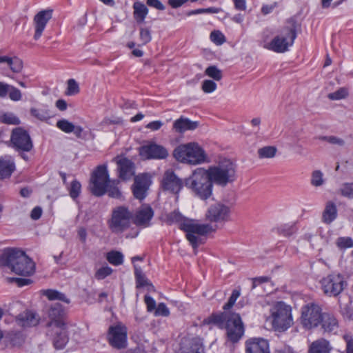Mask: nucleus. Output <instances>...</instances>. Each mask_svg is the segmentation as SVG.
Wrapping results in <instances>:
<instances>
[{
  "label": "nucleus",
  "mask_w": 353,
  "mask_h": 353,
  "mask_svg": "<svg viewBox=\"0 0 353 353\" xmlns=\"http://www.w3.org/2000/svg\"><path fill=\"white\" fill-rule=\"evenodd\" d=\"M332 350L328 341L325 339H319L310 344L309 353H329Z\"/></svg>",
  "instance_id": "c85d7f7f"
},
{
  "label": "nucleus",
  "mask_w": 353,
  "mask_h": 353,
  "mask_svg": "<svg viewBox=\"0 0 353 353\" xmlns=\"http://www.w3.org/2000/svg\"><path fill=\"white\" fill-rule=\"evenodd\" d=\"M134 274L137 281V287L141 288L147 285H151L149 281L145 277L141 268L136 265H134Z\"/></svg>",
  "instance_id": "e433bc0d"
},
{
  "label": "nucleus",
  "mask_w": 353,
  "mask_h": 353,
  "mask_svg": "<svg viewBox=\"0 0 353 353\" xmlns=\"http://www.w3.org/2000/svg\"><path fill=\"white\" fill-rule=\"evenodd\" d=\"M132 216V213L125 206L114 208L107 221L108 229L115 234L123 233L130 228Z\"/></svg>",
  "instance_id": "6e6552de"
},
{
  "label": "nucleus",
  "mask_w": 353,
  "mask_h": 353,
  "mask_svg": "<svg viewBox=\"0 0 353 353\" xmlns=\"http://www.w3.org/2000/svg\"><path fill=\"white\" fill-rule=\"evenodd\" d=\"M42 295L46 296L50 301H61L65 303H69L70 300L66 297V296L55 290H43L41 291Z\"/></svg>",
  "instance_id": "473e14b6"
},
{
  "label": "nucleus",
  "mask_w": 353,
  "mask_h": 353,
  "mask_svg": "<svg viewBox=\"0 0 353 353\" xmlns=\"http://www.w3.org/2000/svg\"><path fill=\"white\" fill-rule=\"evenodd\" d=\"M336 207L334 203L328 202L323 214V220L326 223H330L336 217Z\"/></svg>",
  "instance_id": "f704fd0d"
},
{
  "label": "nucleus",
  "mask_w": 353,
  "mask_h": 353,
  "mask_svg": "<svg viewBox=\"0 0 353 353\" xmlns=\"http://www.w3.org/2000/svg\"><path fill=\"white\" fill-rule=\"evenodd\" d=\"M90 190L92 193L97 196L105 193L107 184L110 181L105 165L97 167L91 177Z\"/></svg>",
  "instance_id": "9d476101"
},
{
  "label": "nucleus",
  "mask_w": 353,
  "mask_h": 353,
  "mask_svg": "<svg viewBox=\"0 0 353 353\" xmlns=\"http://www.w3.org/2000/svg\"><path fill=\"white\" fill-rule=\"evenodd\" d=\"M336 246L341 249L344 250L353 247V239L351 237H339L336 240Z\"/></svg>",
  "instance_id": "de8ad7c7"
},
{
  "label": "nucleus",
  "mask_w": 353,
  "mask_h": 353,
  "mask_svg": "<svg viewBox=\"0 0 353 353\" xmlns=\"http://www.w3.org/2000/svg\"><path fill=\"white\" fill-rule=\"evenodd\" d=\"M339 193L344 197L353 199V183H345L339 190Z\"/></svg>",
  "instance_id": "a18cd8bd"
},
{
  "label": "nucleus",
  "mask_w": 353,
  "mask_h": 353,
  "mask_svg": "<svg viewBox=\"0 0 353 353\" xmlns=\"http://www.w3.org/2000/svg\"><path fill=\"white\" fill-rule=\"evenodd\" d=\"M150 183V177L148 174L137 176L132 188L134 196L140 200L144 199Z\"/></svg>",
  "instance_id": "aec40b11"
},
{
  "label": "nucleus",
  "mask_w": 353,
  "mask_h": 353,
  "mask_svg": "<svg viewBox=\"0 0 353 353\" xmlns=\"http://www.w3.org/2000/svg\"><path fill=\"white\" fill-rule=\"evenodd\" d=\"M321 289L329 296L339 295L346 283L343 276L339 274H329L321 280Z\"/></svg>",
  "instance_id": "f8f14e48"
},
{
  "label": "nucleus",
  "mask_w": 353,
  "mask_h": 353,
  "mask_svg": "<svg viewBox=\"0 0 353 353\" xmlns=\"http://www.w3.org/2000/svg\"><path fill=\"white\" fill-rule=\"evenodd\" d=\"M207 170L212 183L221 187H225L236 179V165L228 159L219 161L216 165L210 166Z\"/></svg>",
  "instance_id": "7ed1b4c3"
},
{
  "label": "nucleus",
  "mask_w": 353,
  "mask_h": 353,
  "mask_svg": "<svg viewBox=\"0 0 353 353\" xmlns=\"http://www.w3.org/2000/svg\"><path fill=\"white\" fill-rule=\"evenodd\" d=\"M14 170V164L10 160L0 158V179L10 177Z\"/></svg>",
  "instance_id": "2f4dec72"
},
{
  "label": "nucleus",
  "mask_w": 353,
  "mask_h": 353,
  "mask_svg": "<svg viewBox=\"0 0 353 353\" xmlns=\"http://www.w3.org/2000/svg\"><path fill=\"white\" fill-rule=\"evenodd\" d=\"M41 208L37 206L31 212L30 217L33 220H38L42 214Z\"/></svg>",
  "instance_id": "338daca9"
},
{
  "label": "nucleus",
  "mask_w": 353,
  "mask_h": 353,
  "mask_svg": "<svg viewBox=\"0 0 353 353\" xmlns=\"http://www.w3.org/2000/svg\"><path fill=\"white\" fill-rule=\"evenodd\" d=\"M107 260L114 265H121L123 262V255L119 251H111L107 254Z\"/></svg>",
  "instance_id": "4c0bfd02"
},
{
  "label": "nucleus",
  "mask_w": 353,
  "mask_h": 353,
  "mask_svg": "<svg viewBox=\"0 0 353 353\" xmlns=\"http://www.w3.org/2000/svg\"><path fill=\"white\" fill-rule=\"evenodd\" d=\"M52 10H44L39 12L33 19L34 28V39L38 40L42 35L46 26L52 18Z\"/></svg>",
  "instance_id": "f3484780"
},
{
  "label": "nucleus",
  "mask_w": 353,
  "mask_h": 353,
  "mask_svg": "<svg viewBox=\"0 0 353 353\" xmlns=\"http://www.w3.org/2000/svg\"><path fill=\"white\" fill-rule=\"evenodd\" d=\"M246 353H270L269 343L262 338H253L246 341Z\"/></svg>",
  "instance_id": "5701e85b"
},
{
  "label": "nucleus",
  "mask_w": 353,
  "mask_h": 353,
  "mask_svg": "<svg viewBox=\"0 0 353 353\" xmlns=\"http://www.w3.org/2000/svg\"><path fill=\"white\" fill-rule=\"evenodd\" d=\"M347 343V353H353V339L349 335L343 336Z\"/></svg>",
  "instance_id": "774afa93"
},
{
  "label": "nucleus",
  "mask_w": 353,
  "mask_h": 353,
  "mask_svg": "<svg viewBox=\"0 0 353 353\" xmlns=\"http://www.w3.org/2000/svg\"><path fill=\"white\" fill-rule=\"evenodd\" d=\"M79 86L78 83L73 79H70L67 82V89L65 94L68 96H72L77 94L79 92Z\"/></svg>",
  "instance_id": "49530a36"
},
{
  "label": "nucleus",
  "mask_w": 353,
  "mask_h": 353,
  "mask_svg": "<svg viewBox=\"0 0 353 353\" xmlns=\"http://www.w3.org/2000/svg\"><path fill=\"white\" fill-rule=\"evenodd\" d=\"M117 163L120 179L129 180L134 176V165L130 159L121 157L117 160Z\"/></svg>",
  "instance_id": "b1692460"
},
{
  "label": "nucleus",
  "mask_w": 353,
  "mask_h": 353,
  "mask_svg": "<svg viewBox=\"0 0 353 353\" xmlns=\"http://www.w3.org/2000/svg\"><path fill=\"white\" fill-rule=\"evenodd\" d=\"M190 350L191 353H201L204 348L202 340L200 338H193L190 342Z\"/></svg>",
  "instance_id": "c03bdc74"
},
{
  "label": "nucleus",
  "mask_w": 353,
  "mask_h": 353,
  "mask_svg": "<svg viewBox=\"0 0 353 353\" xmlns=\"http://www.w3.org/2000/svg\"><path fill=\"white\" fill-rule=\"evenodd\" d=\"M0 267L21 276H28L34 272V263L24 252L9 249L0 256Z\"/></svg>",
  "instance_id": "f257e3e1"
},
{
  "label": "nucleus",
  "mask_w": 353,
  "mask_h": 353,
  "mask_svg": "<svg viewBox=\"0 0 353 353\" xmlns=\"http://www.w3.org/2000/svg\"><path fill=\"white\" fill-rule=\"evenodd\" d=\"M0 63H6L14 73H20L23 68V63L17 57L1 56Z\"/></svg>",
  "instance_id": "bb28decb"
},
{
  "label": "nucleus",
  "mask_w": 353,
  "mask_h": 353,
  "mask_svg": "<svg viewBox=\"0 0 353 353\" xmlns=\"http://www.w3.org/2000/svg\"><path fill=\"white\" fill-rule=\"evenodd\" d=\"M169 314L170 311L169 309L165 305V304L163 303H159L155 310V315L168 316Z\"/></svg>",
  "instance_id": "052dcab7"
},
{
  "label": "nucleus",
  "mask_w": 353,
  "mask_h": 353,
  "mask_svg": "<svg viewBox=\"0 0 353 353\" xmlns=\"http://www.w3.org/2000/svg\"><path fill=\"white\" fill-rule=\"evenodd\" d=\"M39 315L30 310L24 311L15 317L17 325L23 328L34 327L39 324Z\"/></svg>",
  "instance_id": "412c9836"
},
{
  "label": "nucleus",
  "mask_w": 353,
  "mask_h": 353,
  "mask_svg": "<svg viewBox=\"0 0 353 353\" xmlns=\"http://www.w3.org/2000/svg\"><path fill=\"white\" fill-rule=\"evenodd\" d=\"M81 188L79 182L76 180L73 181L69 189L70 196L74 199L77 198L81 192Z\"/></svg>",
  "instance_id": "603ef678"
},
{
  "label": "nucleus",
  "mask_w": 353,
  "mask_h": 353,
  "mask_svg": "<svg viewBox=\"0 0 353 353\" xmlns=\"http://www.w3.org/2000/svg\"><path fill=\"white\" fill-rule=\"evenodd\" d=\"M30 113L32 117L41 121H47L52 117L50 111L47 108H31Z\"/></svg>",
  "instance_id": "72a5a7b5"
},
{
  "label": "nucleus",
  "mask_w": 353,
  "mask_h": 353,
  "mask_svg": "<svg viewBox=\"0 0 353 353\" xmlns=\"http://www.w3.org/2000/svg\"><path fill=\"white\" fill-rule=\"evenodd\" d=\"M320 323L325 332H335L339 327L337 319L333 314L330 313H323Z\"/></svg>",
  "instance_id": "cd10ccee"
},
{
  "label": "nucleus",
  "mask_w": 353,
  "mask_h": 353,
  "mask_svg": "<svg viewBox=\"0 0 353 353\" xmlns=\"http://www.w3.org/2000/svg\"><path fill=\"white\" fill-rule=\"evenodd\" d=\"M12 85L5 82L0 81V98H6L9 94Z\"/></svg>",
  "instance_id": "680f3d73"
},
{
  "label": "nucleus",
  "mask_w": 353,
  "mask_h": 353,
  "mask_svg": "<svg viewBox=\"0 0 353 353\" xmlns=\"http://www.w3.org/2000/svg\"><path fill=\"white\" fill-rule=\"evenodd\" d=\"M139 38L142 42V45H145L152 39L150 31L148 28H141L139 32Z\"/></svg>",
  "instance_id": "6e6d98bb"
},
{
  "label": "nucleus",
  "mask_w": 353,
  "mask_h": 353,
  "mask_svg": "<svg viewBox=\"0 0 353 353\" xmlns=\"http://www.w3.org/2000/svg\"><path fill=\"white\" fill-rule=\"evenodd\" d=\"M139 154L144 159H164L168 156V151L162 145L152 143L141 147Z\"/></svg>",
  "instance_id": "dca6fc26"
},
{
  "label": "nucleus",
  "mask_w": 353,
  "mask_h": 353,
  "mask_svg": "<svg viewBox=\"0 0 353 353\" xmlns=\"http://www.w3.org/2000/svg\"><path fill=\"white\" fill-rule=\"evenodd\" d=\"M201 89L205 93H212L216 89V83L212 80H204Z\"/></svg>",
  "instance_id": "5fc2aeb1"
},
{
  "label": "nucleus",
  "mask_w": 353,
  "mask_h": 353,
  "mask_svg": "<svg viewBox=\"0 0 353 353\" xmlns=\"http://www.w3.org/2000/svg\"><path fill=\"white\" fill-rule=\"evenodd\" d=\"M133 15L134 19L138 23H142L144 21L145 18L146 17L148 13V9L145 5L139 1H137L133 4Z\"/></svg>",
  "instance_id": "7c9ffc66"
},
{
  "label": "nucleus",
  "mask_w": 353,
  "mask_h": 353,
  "mask_svg": "<svg viewBox=\"0 0 353 353\" xmlns=\"http://www.w3.org/2000/svg\"><path fill=\"white\" fill-rule=\"evenodd\" d=\"M25 336L21 332L9 331L6 334L5 340L9 343L11 346L19 347L25 342Z\"/></svg>",
  "instance_id": "c756f323"
},
{
  "label": "nucleus",
  "mask_w": 353,
  "mask_h": 353,
  "mask_svg": "<svg viewBox=\"0 0 353 353\" xmlns=\"http://www.w3.org/2000/svg\"><path fill=\"white\" fill-rule=\"evenodd\" d=\"M127 327L121 322L109 327L107 339L110 345L118 350L124 348L127 345Z\"/></svg>",
  "instance_id": "ddd939ff"
},
{
  "label": "nucleus",
  "mask_w": 353,
  "mask_h": 353,
  "mask_svg": "<svg viewBox=\"0 0 353 353\" xmlns=\"http://www.w3.org/2000/svg\"><path fill=\"white\" fill-rule=\"evenodd\" d=\"M163 190L173 194H178L183 186L181 180L170 170H167L162 180Z\"/></svg>",
  "instance_id": "a211bd4d"
},
{
  "label": "nucleus",
  "mask_w": 353,
  "mask_h": 353,
  "mask_svg": "<svg viewBox=\"0 0 353 353\" xmlns=\"http://www.w3.org/2000/svg\"><path fill=\"white\" fill-rule=\"evenodd\" d=\"M9 98L11 101H21L22 99V93L16 87L13 86L11 88L10 92L8 94Z\"/></svg>",
  "instance_id": "13d9d810"
},
{
  "label": "nucleus",
  "mask_w": 353,
  "mask_h": 353,
  "mask_svg": "<svg viewBox=\"0 0 353 353\" xmlns=\"http://www.w3.org/2000/svg\"><path fill=\"white\" fill-rule=\"evenodd\" d=\"M119 181H110L107 184L106 191L108 195L112 198H119L121 196V192L117 187Z\"/></svg>",
  "instance_id": "a19ab883"
},
{
  "label": "nucleus",
  "mask_w": 353,
  "mask_h": 353,
  "mask_svg": "<svg viewBox=\"0 0 353 353\" xmlns=\"http://www.w3.org/2000/svg\"><path fill=\"white\" fill-rule=\"evenodd\" d=\"M172 223H181L180 228L186 233V238L194 250L203 243L201 236L215 231L210 224L198 223L192 220L183 221L182 215L178 212H173L169 215Z\"/></svg>",
  "instance_id": "f03ea898"
},
{
  "label": "nucleus",
  "mask_w": 353,
  "mask_h": 353,
  "mask_svg": "<svg viewBox=\"0 0 353 353\" xmlns=\"http://www.w3.org/2000/svg\"><path fill=\"white\" fill-rule=\"evenodd\" d=\"M323 139L330 143L338 145L340 146H342L345 144V141L343 139L334 136L325 137H323Z\"/></svg>",
  "instance_id": "e2e57ef3"
},
{
  "label": "nucleus",
  "mask_w": 353,
  "mask_h": 353,
  "mask_svg": "<svg viewBox=\"0 0 353 353\" xmlns=\"http://www.w3.org/2000/svg\"><path fill=\"white\" fill-rule=\"evenodd\" d=\"M146 3L148 6L153 7L157 10H165V6L159 0H147Z\"/></svg>",
  "instance_id": "69168bd1"
},
{
  "label": "nucleus",
  "mask_w": 353,
  "mask_h": 353,
  "mask_svg": "<svg viewBox=\"0 0 353 353\" xmlns=\"http://www.w3.org/2000/svg\"><path fill=\"white\" fill-rule=\"evenodd\" d=\"M0 121L3 123L10 125H18L20 123L19 119L11 112H7L1 114Z\"/></svg>",
  "instance_id": "79ce46f5"
},
{
  "label": "nucleus",
  "mask_w": 353,
  "mask_h": 353,
  "mask_svg": "<svg viewBox=\"0 0 353 353\" xmlns=\"http://www.w3.org/2000/svg\"><path fill=\"white\" fill-rule=\"evenodd\" d=\"M205 73L215 81H219L222 78L221 71L215 65H211L207 68Z\"/></svg>",
  "instance_id": "09e8293b"
},
{
  "label": "nucleus",
  "mask_w": 353,
  "mask_h": 353,
  "mask_svg": "<svg viewBox=\"0 0 353 353\" xmlns=\"http://www.w3.org/2000/svg\"><path fill=\"white\" fill-rule=\"evenodd\" d=\"M185 186L202 199L212 195V181L210 179L207 169L198 168L185 181Z\"/></svg>",
  "instance_id": "39448f33"
},
{
  "label": "nucleus",
  "mask_w": 353,
  "mask_h": 353,
  "mask_svg": "<svg viewBox=\"0 0 353 353\" xmlns=\"http://www.w3.org/2000/svg\"><path fill=\"white\" fill-rule=\"evenodd\" d=\"M230 208L221 203L211 205L205 213L207 220L211 222H225L230 219Z\"/></svg>",
  "instance_id": "2eb2a0df"
},
{
  "label": "nucleus",
  "mask_w": 353,
  "mask_h": 353,
  "mask_svg": "<svg viewBox=\"0 0 353 353\" xmlns=\"http://www.w3.org/2000/svg\"><path fill=\"white\" fill-rule=\"evenodd\" d=\"M210 39L216 45H221L225 41V36L219 30L211 32Z\"/></svg>",
  "instance_id": "864d4df0"
},
{
  "label": "nucleus",
  "mask_w": 353,
  "mask_h": 353,
  "mask_svg": "<svg viewBox=\"0 0 353 353\" xmlns=\"http://www.w3.org/2000/svg\"><path fill=\"white\" fill-rule=\"evenodd\" d=\"M349 89L347 87H341L337 90L329 93L327 98L331 101H339L345 99L349 96Z\"/></svg>",
  "instance_id": "c9c22d12"
},
{
  "label": "nucleus",
  "mask_w": 353,
  "mask_h": 353,
  "mask_svg": "<svg viewBox=\"0 0 353 353\" xmlns=\"http://www.w3.org/2000/svg\"><path fill=\"white\" fill-rule=\"evenodd\" d=\"M61 327L48 330V334L54 337L53 344L57 350H62L68 341L66 325L61 327Z\"/></svg>",
  "instance_id": "4be33fe9"
},
{
  "label": "nucleus",
  "mask_w": 353,
  "mask_h": 353,
  "mask_svg": "<svg viewBox=\"0 0 353 353\" xmlns=\"http://www.w3.org/2000/svg\"><path fill=\"white\" fill-rule=\"evenodd\" d=\"M153 215L154 212L150 206L143 205L135 214L134 223L137 225L148 226Z\"/></svg>",
  "instance_id": "a878e982"
},
{
  "label": "nucleus",
  "mask_w": 353,
  "mask_h": 353,
  "mask_svg": "<svg viewBox=\"0 0 353 353\" xmlns=\"http://www.w3.org/2000/svg\"><path fill=\"white\" fill-rule=\"evenodd\" d=\"M240 294L241 293L239 290H234L228 303L223 306V309L228 310L231 308L234 305L236 299L239 297Z\"/></svg>",
  "instance_id": "4d7b16f0"
},
{
  "label": "nucleus",
  "mask_w": 353,
  "mask_h": 353,
  "mask_svg": "<svg viewBox=\"0 0 353 353\" xmlns=\"http://www.w3.org/2000/svg\"><path fill=\"white\" fill-rule=\"evenodd\" d=\"M199 126V122L181 117L173 123L172 130L176 133H184L188 130H194Z\"/></svg>",
  "instance_id": "393cba45"
},
{
  "label": "nucleus",
  "mask_w": 353,
  "mask_h": 353,
  "mask_svg": "<svg viewBox=\"0 0 353 353\" xmlns=\"http://www.w3.org/2000/svg\"><path fill=\"white\" fill-rule=\"evenodd\" d=\"M323 314L318 304L308 303L301 308V323L306 329L316 327L320 323Z\"/></svg>",
  "instance_id": "9b49d317"
},
{
  "label": "nucleus",
  "mask_w": 353,
  "mask_h": 353,
  "mask_svg": "<svg viewBox=\"0 0 353 353\" xmlns=\"http://www.w3.org/2000/svg\"><path fill=\"white\" fill-rule=\"evenodd\" d=\"M276 148L273 146H265L258 150L259 157L263 158H273L276 155Z\"/></svg>",
  "instance_id": "37998d69"
},
{
  "label": "nucleus",
  "mask_w": 353,
  "mask_h": 353,
  "mask_svg": "<svg viewBox=\"0 0 353 353\" xmlns=\"http://www.w3.org/2000/svg\"><path fill=\"white\" fill-rule=\"evenodd\" d=\"M63 315V309L60 303H55L51 305L48 310V317L50 321L47 324L48 330L57 328V327L65 326L62 317Z\"/></svg>",
  "instance_id": "6ab92c4d"
},
{
  "label": "nucleus",
  "mask_w": 353,
  "mask_h": 353,
  "mask_svg": "<svg viewBox=\"0 0 353 353\" xmlns=\"http://www.w3.org/2000/svg\"><path fill=\"white\" fill-rule=\"evenodd\" d=\"M112 272V270L109 266L101 267L96 272L95 277L98 280H102L110 275Z\"/></svg>",
  "instance_id": "3c124183"
},
{
  "label": "nucleus",
  "mask_w": 353,
  "mask_h": 353,
  "mask_svg": "<svg viewBox=\"0 0 353 353\" xmlns=\"http://www.w3.org/2000/svg\"><path fill=\"white\" fill-rule=\"evenodd\" d=\"M272 327L279 332H284L293 325L292 307L283 301L275 303L270 308Z\"/></svg>",
  "instance_id": "423d86ee"
},
{
  "label": "nucleus",
  "mask_w": 353,
  "mask_h": 353,
  "mask_svg": "<svg viewBox=\"0 0 353 353\" xmlns=\"http://www.w3.org/2000/svg\"><path fill=\"white\" fill-rule=\"evenodd\" d=\"M11 143L17 150L29 152L33 148L32 141L29 134L21 128H17L12 130Z\"/></svg>",
  "instance_id": "4468645a"
},
{
  "label": "nucleus",
  "mask_w": 353,
  "mask_h": 353,
  "mask_svg": "<svg viewBox=\"0 0 353 353\" xmlns=\"http://www.w3.org/2000/svg\"><path fill=\"white\" fill-rule=\"evenodd\" d=\"M74 124L66 119H61L57 122V127L65 133L72 132Z\"/></svg>",
  "instance_id": "8fccbe9b"
},
{
  "label": "nucleus",
  "mask_w": 353,
  "mask_h": 353,
  "mask_svg": "<svg viewBox=\"0 0 353 353\" xmlns=\"http://www.w3.org/2000/svg\"><path fill=\"white\" fill-rule=\"evenodd\" d=\"M7 280L10 283L14 282L19 287H22L24 285H28L32 283V281L30 279H23V278H7Z\"/></svg>",
  "instance_id": "bf43d9fd"
},
{
  "label": "nucleus",
  "mask_w": 353,
  "mask_h": 353,
  "mask_svg": "<svg viewBox=\"0 0 353 353\" xmlns=\"http://www.w3.org/2000/svg\"><path fill=\"white\" fill-rule=\"evenodd\" d=\"M296 37L295 30L287 28L275 36L270 42L265 43L263 47L277 53H283L293 45Z\"/></svg>",
  "instance_id": "1a4fd4ad"
},
{
  "label": "nucleus",
  "mask_w": 353,
  "mask_h": 353,
  "mask_svg": "<svg viewBox=\"0 0 353 353\" xmlns=\"http://www.w3.org/2000/svg\"><path fill=\"white\" fill-rule=\"evenodd\" d=\"M310 183L314 187H320L325 183L323 173L319 170H314L311 174Z\"/></svg>",
  "instance_id": "ea45409f"
},
{
  "label": "nucleus",
  "mask_w": 353,
  "mask_h": 353,
  "mask_svg": "<svg viewBox=\"0 0 353 353\" xmlns=\"http://www.w3.org/2000/svg\"><path fill=\"white\" fill-rule=\"evenodd\" d=\"M173 156L176 161L192 165L202 164L208 159L205 150L196 142L178 145L173 151Z\"/></svg>",
  "instance_id": "20e7f679"
},
{
  "label": "nucleus",
  "mask_w": 353,
  "mask_h": 353,
  "mask_svg": "<svg viewBox=\"0 0 353 353\" xmlns=\"http://www.w3.org/2000/svg\"><path fill=\"white\" fill-rule=\"evenodd\" d=\"M212 321L216 324L225 322V326L229 339L233 342L239 341L244 333L243 324L239 314L223 313L212 316Z\"/></svg>",
  "instance_id": "0eeeda50"
},
{
  "label": "nucleus",
  "mask_w": 353,
  "mask_h": 353,
  "mask_svg": "<svg viewBox=\"0 0 353 353\" xmlns=\"http://www.w3.org/2000/svg\"><path fill=\"white\" fill-rule=\"evenodd\" d=\"M144 301L147 305V309L149 312H151L156 308V302L151 296L145 295L144 297Z\"/></svg>",
  "instance_id": "0e129e2a"
},
{
  "label": "nucleus",
  "mask_w": 353,
  "mask_h": 353,
  "mask_svg": "<svg viewBox=\"0 0 353 353\" xmlns=\"http://www.w3.org/2000/svg\"><path fill=\"white\" fill-rule=\"evenodd\" d=\"M296 231V228L294 223L283 224L277 228V232L287 237L291 236Z\"/></svg>",
  "instance_id": "58836bf2"
}]
</instances>
